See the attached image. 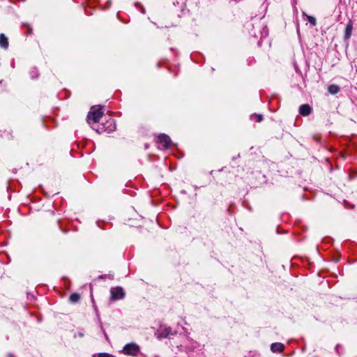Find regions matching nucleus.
Segmentation results:
<instances>
[{
  "label": "nucleus",
  "instance_id": "obj_1",
  "mask_svg": "<svg viewBox=\"0 0 357 357\" xmlns=\"http://www.w3.org/2000/svg\"><path fill=\"white\" fill-rule=\"evenodd\" d=\"M246 28L249 33L256 38L259 37L261 39L268 34V28L263 18L253 19L252 22L247 23Z\"/></svg>",
  "mask_w": 357,
  "mask_h": 357
},
{
  "label": "nucleus",
  "instance_id": "obj_2",
  "mask_svg": "<svg viewBox=\"0 0 357 357\" xmlns=\"http://www.w3.org/2000/svg\"><path fill=\"white\" fill-rule=\"evenodd\" d=\"M177 333L185 335L188 333L187 330L182 326L178 325L176 329L174 331L167 325H160V326L155 331L154 335L158 340L170 339L172 336Z\"/></svg>",
  "mask_w": 357,
  "mask_h": 357
},
{
  "label": "nucleus",
  "instance_id": "obj_3",
  "mask_svg": "<svg viewBox=\"0 0 357 357\" xmlns=\"http://www.w3.org/2000/svg\"><path fill=\"white\" fill-rule=\"evenodd\" d=\"M156 142L158 144V148L161 150L167 149L173 144L169 136L165 133L158 135Z\"/></svg>",
  "mask_w": 357,
  "mask_h": 357
},
{
  "label": "nucleus",
  "instance_id": "obj_4",
  "mask_svg": "<svg viewBox=\"0 0 357 357\" xmlns=\"http://www.w3.org/2000/svg\"><path fill=\"white\" fill-rule=\"evenodd\" d=\"M103 115L102 108L99 107L97 109H91V110L89 112L86 121L89 124H91V121L93 123H98L100 120Z\"/></svg>",
  "mask_w": 357,
  "mask_h": 357
},
{
  "label": "nucleus",
  "instance_id": "obj_5",
  "mask_svg": "<svg viewBox=\"0 0 357 357\" xmlns=\"http://www.w3.org/2000/svg\"><path fill=\"white\" fill-rule=\"evenodd\" d=\"M126 293L121 287H112L110 289V301H114L123 299Z\"/></svg>",
  "mask_w": 357,
  "mask_h": 357
},
{
  "label": "nucleus",
  "instance_id": "obj_6",
  "mask_svg": "<svg viewBox=\"0 0 357 357\" xmlns=\"http://www.w3.org/2000/svg\"><path fill=\"white\" fill-rule=\"evenodd\" d=\"M122 351L129 356H137L140 353V348L135 343H129L123 347Z\"/></svg>",
  "mask_w": 357,
  "mask_h": 357
},
{
  "label": "nucleus",
  "instance_id": "obj_7",
  "mask_svg": "<svg viewBox=\"0 0 357 357\" xmlns=\"http://www.w3.org/2000/svg\"><path fill=\"white\" fill-rule=\"evenodd\" d=\"M312 112V108L308 104L301 105L299 107V113L303 116H307Z\"/></svg>",
  "mask_w": 357,
  "mask_h": 357
},
{
  "label": "nucleus",
  "instance_id": "obj_8",
  "mask_svg": "<svg viewBox=\"0 0 357 357\" xmlns=\"http://www.w3.org/2000/svg\"><path fill=\"white\" fill-rule=\"evenodd\" d=\"M284 349V345L280 342H274L271 345V350L273 353H281Z\"/></svg>",
  "mask_w": 357,
  "mask_h": 357
},
{
  "label": "nucleus",
  "instance_id": "obj_9",
  "mask_svg": "<svg viewBox=\"0 0 357 357\" xmlns=\"http://www.w3.org/2000/svg\"><path fill=\"white\" fill-rule=\"evenodd\" d=\"M352 29H353V24L351 21H349L347 23L346 28H345V33H344V36L345 40H348L349 38H350V37L351 36Z\"/></svg>",
  "mask_w": 357,
  "mask_h": 357
},
{
  "label": "nucleus",
  "instance_id": "obj_10",
  "mask_svg": "<svg viewBox=\"0 0 357 357\" xmlns=\"http://www.w3.org/2000/svg\"><path fill=\"white\" fill-rule=\"evenodd\" d=\"M8 38L3 34V33H1L0 34V47H2L3 49H8Z\"/></svg>",
  "mask_w": 357,
  "mask_h": 357
},
{
  "label": "nucleus",
  "instance_id": "obj_11",
  "mask_svg": "<svg viewBox=\"0 0 357 357\" xmlns=\"http://www.w3.org/2000/svg\"><path fill=\"white\" fill-rule=\"evenodd\" d=\"M340 90V88L337 84H331L328 87V91L331 94H337Z\"/></svg>",
  "mask_w": 357,
  "mask_h": 357
},
{
  "label": "nucleus",
  "instance_id": "obj_12",
  "mask_svg": "<svg viewBox=\"0 0 357 357\" xmlns=\"http://www.w3.org/2000/svg\"><path fill=\"white\" fill-rule=\"evenodd\" d=\"M79 300H80V295L77 293H73L69 297V301L71 303H76Z\"/></svg>",
  "mask_w": 357,
  "mask_h": 357
},
{
  "label": "nucleus",
  "instance_id": "obj_13",
  "mask_svg": "<svg viewBox=\"0 0 357 357\" xmlns=\"http://www.w3.org/2000/svg\"><path fill=\"white\" fill-rule=\"evenodd\" d=\"M29 74H30L31 78L33 79H37L39 77L38 70L37 68H36V67H33L31 68V70H30Z\"/></svg>",
  "mask_w": 357,
  "mask_h": 357
},
{
  "label": "nucleus",
  "instance_id": "obj_14",
  "mask_svg": "<svg viewBox=\"0 0 357 357\" xmlns=\"http://www.w3.org/2000/svg\"><path fill=\"white\" fill-rule=\"evenodd\" d=\"M95 310H96V315H97V318H98V324H99V326L100 327L101 331H102V333H104V335H105V337H107V333H106V332L105 331V330H104V328H103V327H102V321H101V320H100V314H99V313H98V310H97V308H96V307L95 308Z\"/></svg>",
  "mask_w": 357,
  "mask_h": 357
},
{
  "label": "nucleus",
  "instance_id": "obj_15",
  "mask_svg": "<svg viewBox=\"0 0 357 357\" xmlns=\"http://www.w3.org/2000/svg\"><path fill=\"white\" fill-rule=\"evenodd\" d=\"M92 357H116L115 356L109 353L102 352L93 354Z\"/></svg>",
  "mask_w": 357,
  "mask_h": 357
},
{
  "label": "nucleus",
  "instance_id": "obj_16",
  "mask_svg": "<svg viewBox=\"0 0 357 357\" xmlns=\"http://www.w3.org/2000/svg\"><path fill=\"white\" fill-rule=\"evenodd\" d=\"M252 121H255L256 122H261L263 120V116L261 114H252L250 116Z\"/></svg>",
  "mask_w": 357,
  "mask_h": 357
},
{
  "label": "nucleus",
  "instance_id": "obj_17",
  "mask_svg": "<svg viewBox=\"0 0 357 357\" xmlns=\"http://www.w3.org/2000/svg\"><path fill=\"white\" fill-rule=\"evenodd\" d=\"M306 17H307L308 22L311 25L315 26L317 24V20H316V19L314 17L310 16V15H306Z\"/></svg>",
  "mask_w": 357,
  "mask_h": 357
},
{
  "label": "nucleus",
  "instance_id": "obj_18",
  "mask_svg": "<svg viewBox=\"0 0 357 357\" xmlns=\"http://www.w3.org/2000/svg\"><path fill=\"white\" fill-rule=\"evenodd\" d=\"M84 335V334L83 332H79L78 333L74 334V337H83Z\"/></svg>",
  "mask_w": 357,
  "mask_h": 357
},
{
  "label": "nucleus",
  "instance_id": "obj_19",
  "mask_svg": "<svg viewBox=\"0 0 357 357\" xmlns=\"http://www.w3.org/2000/svg\"><path fill=\"white\" fill-rule=\"evenodd\" d=\"M340 346L339 344H337L336 347H335V351L337 354H339V350H340Z\"/></svg>",
  "mask_w": 357,
  "mask_h": 357
},
{
  "label": "nucleus",
  "instance_id": "obj_20",
  "mask_svg": "<svg viewBox=\"0 0 357 357\" xmlns=\"http://www.w3.org/2000/svg\"><path fill=\"white\" fill-rule=\"evenodd\" d=\"M184 6H185V4L182 2V3H181V10H182V11H183V10H184V8H183Z\"/></svg>",
  "mask_w": 357,
  "mask_h": 357
},
{
  "label": "nucleus",
  "instance_id": "obj_21",
  "mask_svg": "<svg viewBox=\"0 0 357 357\" xmlns=\"http://www.w3.org/2000/svg\"><path fill=\"white\" fill-rule=\"evenodd\" d=\"M173 4H174V6H176V5H178V6L180 3H179V2H178V1H174V2H173Z\"/></svg>",
  "mask_w": 357,
  "mask_h": 357
},
{
  "label": "nucleus",
  "instance_id": "obj_22",
  "mask_svg": "<svg viewBox=\"0 0 357 357\" xmlns=\"http://www.w3.org/2000/svg\"><path fill=\"white\" fill-rule=\"evenodd\" d=\"M111 5V1H108L107 3V8H109Z\"/></svg>",
  "mask_w": 357,
  "mask_h": 357
},
{
  "label": "nucleus",
  "instance_id": "obj_23",
  "mask_svg": "<svg viewBox=\"0 0 357 357\" xmlns=\"http://www.w3.org/2000/svg\"><path fill=\"white\" fill-rule=\"evenodd\" d=\"M115 128H116V126H115V124L114 123V124H113V127H112V128H110L109 130H110V131H112V130H114Z\"/></svg>",
  "mask_w": 357,
  "mask_h": 357
},
{
  "label": "nucleus",
  "instance_id": "obj_24",
  "mask_svg": "<svg viewBox=\"0 0 357 357\" xmlns=\"http://www.w3.org/2000/svg\"><path fill=\"white\" fill-rule=\"evenodd\" d=\"M92 128H93V130H96V132H100V131L98 129H96V128H93V127H92Z\"/></svg>",
  "mask_w": 357,
  "mask_h": 357
}]
</instances>
